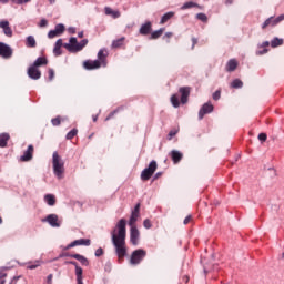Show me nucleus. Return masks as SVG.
I'll list each match as a JSON object with an SVG mask.
<instances>
[{
  "label": "nucleus",
  "mask_w": 284,
  "mask_h": 284,
  "mask_svg": "<svg viewBox=\"0 0 284 284\" xmlns=\"http://www.w3.org/2000/svg\"><path fill=\"white\" fill-rule=\"evenodd\" d=\"M190 8H200L199 3H195L193 1L185 2L182 7L181 10H190Z\"/></svg>",
  "instance_id": "nucleus-30"
},
{
  "label": "nucleus",
  "mask_w": 284,
  "mask_h": 284,
  "mask_svg": "<svg viewBox=\"0 0 284 284\" xmlns=\"http://www.w3.org/2000/svg\"><path fill=\"white\" fill-rule=\"evenodd\" d=\"M104 252L101 247H99L97 251H95V256H103Z\"/></svg>",
  "instance_id": "nucleus-54"
},
{
  "label": "nucleus",
  "mask_w": 284,
  "mask_h": 284,
  "mask_svg": "<svg viewBox=\"0 0 284 284\" xmlns=\"http://www.w3.org/2000/svg\"><path fill=\"white\" fill-rule=\"evenodd\" d=\"M212 112H214V105L212 104V102L204 103L199 111L200 121L203 120L205 114H212Z\"/></svg>",
  "instance_id": "nucleus-7"
},
{
  "label": "nucleus",
  "mask_w": 284,
  "mask_h": 284,
  "mask_svg": "<svg viewBox=\"0 0 284 284\" xmlns=\"http://www.w3.org/2000/svg\"><path fill=\"white\" fill-rule=\"evenodd\" d=\"M52 163H53V174H55L57 178L63 179V172H65L63 160H61V156L58 152H53L52 155Z\"/></svg>",
  "instance_id": "nucleus-2"
},
{
  "label": "nucleus",
  "mask_w": 284,
  "mask_h": 284,
  "mask_svg": "<svg viewBox=\"0 0 284 284\" xmlns=\"http://www.w3.org/2000/svg\"><path fill=\"white\" fill-rule=\"evenodd\" d=\"M49 39H54V37H59V33L54 30L49 31L48 33Z\"/></svg>",
  "instance_id": "nucleus-47"
},
{
  "label": "nucleus",
  "mask_w": 284,
  "mask_h": 284,
  "mask_svg": "<svg viewBox=\"0 0 284 284\" xmlns=\"http://www.w3.org/2000/svg\"><path fill=\"white\" fill-rule=\"evenodd\" d=\"M239 68V61L236 59H231L227 61L225 70L226 72H234Z\"/></svg>",
  "instance_id": "nucleus-19"
},
{
  "label": "nucleus",
  "mask_w": 284,
  "mask_h": 284,
  "mask_svg": "<svg viewBox=\"0 0 284 284\" xmlns=\"http://www.w3.org/2000/svg\"><path fill=\"white\" fill-rule=\"evenodd\" d=\"M132 212L135 213V214H140V212H141V203H138Z\"/></svg>",
  "instance_id": "nucleus-50"
},
{
  "label": "nucleus",
  "mask_w": 284,
  "mask_h": 284,
  "mask_svg": "<svg viewBox=\"0 0 284 284\" xmlns=\"http://www.w3.org/2000/svg\"><path fill=\"white\" fill-rule=\"evenodd\" d=\"M8 144L6 143H0V148H6Z\"/></svg>",
  "instance_id": "nucleus-63"
},
{
  "label": "nucleus",
  "mask_w": 284,
  "mask_h": 284,
  "mask_svg": "<svg viewBox=\"0 0 284 284\" xmlns=\"http://www.w3.org/2000/svg\"><path fill=\"white\" fill-rule=\"evenodd\" d=\"M163 32H165V28H161V29H159L156 31H153L151 33L150 39H160V37H163Z\"/></svg>",
  "instance_id": "nucleus-28"
},
{
  "label": "nucleus",
  "mask_w": 284,
  "mask_h": 284,
  "mask_svg": "<svg viewBox=\"0 0 284 284\" xmlns=\"http://www.w3.org/2000/svg\"><path fill=\"white\" fill-rule=\"evenodd\" d=\"M99 116L98 115H93V122L97 123Z\"/></svg>",
  "instance_id": "nucleus-62"
},
{
  "label": "nucleus",
  "mask_w": 284,
  "mask_h": 284,
  "mask_svg": "<svg viewBox=\"0 0 284 284\" xmlns=\"http://www.w3.org/2000/svg\"><path fill=\"white\" fill-rule=\"evenodd\" d=\"M257 54H267V49H264L263 51H258Z\"/></svg>",
  "instance_id": "nucleus-60"
},
{
  "label": "nucleus",
  "mask_w": 284,
  "mask_h": 284,
  "mask_svg": "<svg viewBox=\"0 0 284 284\" xmlns=\"http://www.w3.org/2000/svg\"><path fill=\"white\" fill-rule=\"evenodd\" d=\"M120 110H123V106H120V108H118L116 110H114L113 112H111V113L106 116L105 121H110V119H112V116H114V115L116 114V112H119Z\"/></svg>",
  "instance_id": "nucleus-44"
},
{
  "label": "nucleus",
  "mask_w": 284,
  "mask_h": 284,
  "mask_svg": "<svg viewBox=\"0 0 284 284\" xmlns=\"http://www.w3.org/2000/svg\"><path fill=\"white\" fill-rule=\"evenodd\" d=\"M174 14H176L174 11H169L166 13H164L161 18V26L168 23V21H170V19L174 18Z\"/></svg>",
  "instance_id": "nucleus-24"
},
{
  "label": "nucleus",
  "mask_w": 284,
  "mask_h": 284,
  "mask_svg": "<svg viewBox=\"0 0 284 284\" xmlns=\"http://www.w3.org/2000/svg\"><path fill=\"white\" fill-rule=\"evenodd\" d=\"M108 50L105 49H101L99 52H98V60L95 61H99L100 65L102 68H106L108 67Z\"/></svg>",
  "instance_id": "nucleus-9"
},
{
  "label": "nucleus",
  "mask_w": 284,
  "mask_h": 284,
  "mask_svg": "<svg viewBox=\"0 0 284 284\" xmlns=\"http://www.w3.org/2000/svg\"><path fill=\"white\" fill-rule=\"evenodd\" d=\"M231 88H234V89L243 88V81L239 79L233 80L231 83Z\"/></svg>",
  "instance_id": "nucleus-36"
},
{
  "label": "nucleus",
  "mask_w": 284,
  "mask_h": 284,
  "mask_svg": "<svg viewBox=\"0 0 284 284\" xmlns=\"http://www.w3.org/2000/svg\"><path fill=\"white\" fill-rule=\"evenodd\" d=\"M281 21H284V13L278 16L277 18L270 17L262 24V30H267V28H274V27L278 26V23H281Z\"/></svg>",
  "instance_id": "nucleus-6"
},
{
  "label": "nucleus",
  "mask_w": 284,
  "mask_h": 284,
  "mask_svg": "<svg viewBox=\"0 0 284 284\" xmlns=\"http://www.w3.org/2000/svg\"><path fill=\"white\" fill-rule=\"evenodd\" d=\"M27 48H37V40L34 39V37L29 36L27 38V43H26Z\"/></svg>",
  "instance_id": "nucleus-29"
},
{
  "label": "nucleus",
  "mask_w": 284,
  "mask_h": 284,
  "mask_svg": "<svg viewBox=\"0 0 284 284\" xmlns=\"http://www.w3.org/2000/svg\"><path fill=\"white\" fill-rule=\"evenodd\" d=\"M262 48H270V41H265L262 43Z\"/></svg>",
  "instance_id": "nucleus-58"
},
{
  "label": "nucleus",
  "mask_w": 284,
  "mask_h": 284,
  "mask_svg": "<svg viewBox=\"0 0 284 284\" xmlns=\"http://www.w3.org/2000/svg\"><path fill=\"white\" fill-rule=\"evenodd\" d=\"M258 141H261L262 143H265V141H267V134L266 133H260L258 134Z\"/></svg>",
  "instance_id": "nucleus-45"
},
{
  "label": "nucleus",
  "mask_w": 284,
  "mask_h": 284,
  "mask_svg": "<svg viewBox=\"0 0 284 284\" xmlns=\"http://www.w3.org/2000/svg\"><path fill=\"white\" fill-rule=\"evenodd\" d=\"M176 134H179V129L171 130L168 134L169 141L172 140L173 136H176Z\"/></svg>",
  "instance_id": "nucleus-41"
},
{
  "label": "nucleus",
  "mask_w": 284,
  "mask_h": 284,
  "mask_svg": "<svg viewBox=\"0 0 284 284\" xmlns=\"http://www.w3.org/2000/svg\"><path fill=\"white\" fill-rule=\"evenodd\" d=\"M79 245L90 246L91 245V241H90V239L74 240L69 245H67L64 250H72V247H77Z\"/></svg>",
  "instance_id": "nucleus-11"
},
{
  "label": "nucleus",
  "mask_w": 284,
  "mask_h": 284,
  "mask_svg": "<svg viewBox=\"0 0 284 284\" xmlns=\"http://www.w3.org/2000/svg\"><path fill=\"white\" fill-rule=\"evenodd\" d=\"M77 284H83V268H77Z\"/></svg>",
  "instance_id": "nucleus-31"
},
{
  "label": "nucleus",
  "mask_w": 284,
  "mask_h": 284,
  "mask_svg": "<svg viewBox=\"0 0 284 284\" xmlns=\"http://www.w3.org/2000/svg\"><path fill=\"white\" fill-rule=\"evenodd\" d=\"M79 134V129H72L69 133H67V141H72L74 136Z\"/></svg>",
  "instance_id": "nucleus-32"
},
{
  "label": "nucleus",
  "mask_w": 284,
  "mask_h": 284,
  "mask_svg": "<svg viewBox=\"0 0 284 284\" xmlns=\"http://www.w3.org/2000/svg\"><path fill=\"white\" fill-rule=\"evenodd\" d=\"M221 99V90H217L213 93V100L219 101Z\"/></svg>",
  "instance_id": "nucleus-48"
},
{
  "label": "nucleus",
  "mask_w": 284,
  "mask_h": 284,
  "mask_svg": "<svg viewBox=\"0 0 284 284\" xmlns=\"http://www.w3.org/2000/svg\"><path fill=\"white\" fill-rule=\"evenodd\" d=\"M52 278H53V275L49 274L47 277V284H52Z\"/></svg>",
  "instance_id": "nucleus-55"
},
{
  "label": "nucleus",
  "mask_w": 284,
  "mask_h": 284,
  "mask_svg": "<svg viewBox=\"0 0 284 284\" xmlns=\"http://www.w3.org/2000/svg\"><path fill=\"white\" fill-rule=\"evenodd\" d=\"M79 39H83V31L78 33Z\"/></svg>",
  "instance_id": "nucleus-61"
},
{
  "label": "nucleus",
  "mask_w": 284,
  "mask_h": 284,
  "mask_svg": "<svg viewBox=\"0 0 284 284\" xmlns=\"http://www.w3.org/2000/svg\"><path fill=\"white\" fill-rule=\"evenodd\" d=\"M69 256L71 258H75V261H79V263H81V265H84L85 267H88V265H90V261H88L87 257L81 254H71Z\"/></svg>",
  "instance_id": "nucleus-20"
},
{
  "label": "nucleus",
  "mask_w": 284,
  "mask_h": 284,
  "mask_svg": "<svg viewBox=\"0 0 284 284\" xmlns=\"http://www.w3.org/2000/svg\"><path fill=\"white\" fill-rule=\"evenodd\" d=\"M190 223H192V215L186 216V217L184 219V221H183V224H184V225H187V224H190Z\"/></svg>",
  "instance_id": "nucleus-51"
},
{
  "label": "nucleus",
  "mask_w": 284,
  "mask_h": 284,
  "mask_svg": "<svg viewBox=\"0 0 284 284\" xmlns=\"http://www.w3.org/2000/svg\"><path fill=\"white\" fill-rule=\"evenodd\" d=\"M70 263V265H74L75 266V276H77V268L78 267H81V266H79V263H77V262H74V261H71V262H69Z\"/></svg>",
  "instance_id": "nucleus-56"
},
{
  "label": "nucleus",
  "mask_w": 284,
  "mask_h": 284,
  "mask_svg": "<svg viewBox=\"0 0 284 284\" xmlns=\"http://www.w3.org/2000/svg\"><path fill=\"white\" fill-rule=\"evenodd\" d=\"M33 154H34V146L30 144L28 149L24 151L23 155H21L20 160L23 162L32 161Z\"/></svg>",
  "instance_id": "nucleus-16"
},
{
  "label": "nucleus",
  "mask_w": 284,
  "mask_h": 284,
  "mask_svg": "<svg viewBox=\"0 0 284 284\" xmlns=\"http://www.w3.org/2000/svg\"><path fill=\"white\" fill-rule=\"evenodd\" d=\"M39 265H41V262L37 261L34 264H29L28 270H37V267H39Z\"/></svg>",
  "instance_id": "nucleus-46"
},
{
  "label": "nucleus",
  "mask_w": 284,
  "mask_h": 284,
  "mask_svg": "<svg viewBox=\"0 0 284 284\" xmlns=\"http://www.w3.org/2000/svg\"><path fill=\"white\" fill-rule=\"evenodd\" d=\"M284 43V40L281 39V38H274L272 41H271V47L272 48H278V45H283Z\"/></svg>",
  "instance_id": "nucleus-33"
},
{
  "label": "nucleus",
  "mask_w": 284,
  "mask_h": 284,
  "mask_svg": "<svg viewBox=\"0 0 284 284\" xmlns=\"http://www.w3.org/2000/svg\"><path fill=\"white\" fill-rule=\"evenodd\" d=\"M139 236H141L139 229H136V226H131L130 241L132 245H139Z\"/></svg>",
  "instance_id": "nucleus-15"
},
{
  "label": "nucleus",
  "mask_w": 284,
  "mask_h": 284,
  "mask_svg": "<svg viewBox=\"0 0 284 284\" xmlns=\"http://www.w3.org/2000/svg\"><path fill=\"white\" fill-rule=\"evenodd\" d=\"M0 28L3 29L6 37H12V28H10V22H8V20L0 21Z\"/></svg>",
  "instance_id": "nucleus-18"
},
{
  "label": "nucleus",
  "mask_w": 284,
  "mask_h": 284,
  "mask_svg": "<svg viewBox=\"0 0 284 284\" xmlns=\"http://www.w3.org/2000/svg\"><path fill=\"white\" fill-rule=\"evenodd\" d=\"M69 32H70L71 34H77V29H74V28H69Z\"/></svg>",
  "instance_id": "nucleus-59"
},
{
  "label": "nucleus",
  "mask_w": 284,
  "mask_h": 284,
  "mask_svg": "<svg viewBox=\"0 0 284 284\" xmlns=\"http://www.w3.org/2000/svg\"><path fill=\"white\" fill-rule=\"evenodd\" d=\"M192 50H194V47L196 45V43H199V40L196 38H192Z\"/></svg>",
  "instance_id": "nucleus-57"
},
{
  "label": "nucleus",
  "mask_w": 284,
  "mask_h": 284,
  "mask_svg": "<svg viewBox=\"0 0 284 284\" xmlns=\"http://www.w3.org/2000/svg\"><path fill=\"white\" fill-rule=\"evenodd\" d=\"M145 256H148V252L143 248L133 251L130 260L131 265H139V263L145 258Z\"/></svg>",
  "instance_id": "nucleus-5"
},
{
  "label": "nucleus",
  "mask_w": 284,
  "mask_h": 284,
  "mask_svg": "<svg viewBox=\"0 0 284 284\" xmlns=\"http://www.w3.org/2000/svg\"><path fill=\"white\" fill-rule=\"evenodd\" d=\"M40 28H45L48 27V21L45 19H41L40 23H39Z\"/></svg>",
  "instance_id": "nucleus-53"
},
{
  "label": "nucleus",
  "mask_w": 284,
  "mask_h": 284,
  "mask_svg": "<svg viewBox=\"0 0 284 284\" xmlns=\"http://www.w3.org/2000/svg\"><path fill=\"white\" fill-rule=\"evenodd\" d=\"M0 57H2V59H10L12 57V48L3 42H0Z\"/></svg>",
  "instance_id": "nucleus-8"
},
{
  "label": "nucleus",
  "mask_w": 284,
  "mask_h": 284,
  "mask_svg": "<svg viewBox=\"0 0 284 284\" xmlns=\"http://www.w3.org/2000/svg\"><path fill=\"white\" fill-rule=\"evenodd\" d=\"M143 225H144V227H145L146 230H150V227H152V222L146 219V220H144Z\"/></svg>",
  "instance_id": "nucleus-49"
},
{
  "label": "nucleus",
  "mask_w": 284,
  "mask_h": 284,
  "mask_svg": "<svg viewBox=\"0 0 284 284\" xmlns=\"http://www.w3.org/2000/svg\"><path fill=\"white\" fill-rule=\"evenodd\" d=\"M62 121H65V119L61 118V115H58L57 118H53V119L51 120V123H52V125H53L54 128H57V126L61 125V122H62Z\"/></svg>",
  "instance_id": "nucleus-34"
},
{
  "label": "nucleus",
  "mask_w": 284,
  "mask_h": 284,
  "mask_svg": "<svg viewBox=\"0 0 284 284\" xmlns=\"http://www.w3.org/2000/svg\"><path fill=\"white\" fill-rule=\"evenodd\" d=\"M44 201H45V203H48V205H50V206L57 204V197H54V195H52V194H47V195L44 196Z\"/></svg>",
  "instance_id": "nucleus-26"
},
{
  "label": "nucleus",
  "mask_w": 284,
  "mask_h": 284,
  "mask_svg": "<svg viewBox=\"0 0 284 284\" xmlns=\"http://www.w3.org/2000/svg\"><path fill=\"white\" fill-rule=\"evenodd\" d=\"M180 94H181V103L183 105H185V103H187L189 99H190V92H192V88L190 87H182L179 90Z\"/></svg>",
  "instance_id": "nucleus-10"
},
{
  "label": "nucleus",
  "mask_w": 284,
  "mask_h": 284,
  "mask_svg": "<svg viewBox=\"0 0 284 284\" xmlns=\"http://www.w3.org/2000/svg\"><path fill=\"white\" fill-rule=\"evenodd\" d=\"M10 141V134L9 133H1L0 134V143H8Z\"/></svg>",
  "instance_id": "nucleus-38"
},
{
  "label": "nucleus",
  "mask_w": 284,
  "mask_h": 284,
  "mask_svg": "<svg viewBox=\"0 0 284 284\" xmlns=\"http://www.w3.org/2000/svg\"><path fill=\"white\" fill-rule=\"evenodd\" d=\"M139 216H140V213H134V212L131 213V217L129 221V225L131 227H135L134 225L136 224V221H139Z\"/></svg>",
  "instance_id": "nucleus-27"
},
{
  "label": "nucleus",
  "mask_w": 284,
  "mask_h": 284,
  "mask_svg": "<svg viewBox=\"0 0 284 284\" xmlns=\"http://www.w3.org/2000/svg\"><path fill=\"white\" fill-rule=\"evenodd\" d=\"M172 37H174V33H173V32H166V33L163 36V39H164V41H166V43H170V39H172Z\"/></svg>",
  "instance_id": "nucleus-42"
},
{
  "label": "nucleus",
  "mask_w": 284,
  "mask_h": 284,
  "mask_svg": "<svg viewBox=\"0 0 284 284\" xmlns=\"http://www.w3.org/2000/svg\"><path fill=\"white\" fill-rule=\"evenodd\" d=\"M156 161H151L149 166L142 171L141 179L143 181H150V179H152V175L156 172Z\"/></svg>",
  "instance_id": "nucleus-4"
},
{
  "label": "nucleus",
  "mask_w": 284,
  "mask_h": 284,
  "mask_svg": "<svg viewBox=\"0 0 284 284\" xmlns=\"http://www.w3.org/2000/svg\"><path fill=\"white\" fill-rule=\"evenodd\" d=\"M84 70H99L101 68V62L97 60H87L83 62Z\"/></svg>",
  "instance_id": "nucleus-14"
},
{
  "label": "nucleus",
  "mask_w": 284,
  "mask_h": 284,
  "mask_svg": "<svg viewBox=\"0 0 284 284\" xmlns=\"http://www.w3.org/2000/svg\"><path fill=\"white\" fill-rule=\"evenodd\" d=\"M63 47V40L59 39L55 42L54 49H53V54H55V57H61V48Z\"/></svg>",
  "instance_id": "nucleus-23"
},
{
  "label": "nucleus",
  "mask_w": 284,
  "mask_h": 284,
  "mask_svg": "<svg viewBox=\"0 0 284 284\" xmlns=\"http://www.w3.org/2000/svg\"><path fill=\"white\" fill-rule=\"evenodd\" d=\"M54 79V69H49V81Z\"/></svg>",
  "instance_id": "nucleus-52"
},
{
  "label": "nucleus",
  "mask_w": 284,
  "mask_h": 284,
  "mask_svg": "<svg viewBox=\"0 0 284 284\" xmlns=\"http://www.w3.org/2000/svg\"><path fill=\"white\" fill-rule=\"evenodd\" d=\"M171 103H172L173 108H179L181 105V102L179 101V95L173 94L171 97Z\"/></svg>",
  "instance_id": "nucleus-35"
},
{
  "label": "nucleus",
  "mask_w": 284,
  "mask_h": 284,
  "mask_svg": "<svg viewBox=\"0 0 284 284\" xmlns=\"http://www.w3.org/2000/svg\"><path fill=\"white\" fill-rule=\"evenodd\" d=\"M88 45V39H83L81 42L77 38L72 37L69 40V43L64 44L65 50L69 52H81Z\"/></svg>",
  "instance_id": "nucleus-3"
},
{
  "label": "nucleus",
  "mask_w": 284,
  "mask_h": 284,
  "mask_svg": "<svg viewBox=\"0 0 284 284\" xmlns=\"http://www.w3.org/2000/svg\"><path fill=\"white\" fill-rule=\"evenodd\" d=\"M171 158H172L173 163H181V160L183 159V153H181L179 151H172Z\"/></svg>",
  "instance_id": "nucleus-25"
},
{
  "label": "nucleus",
  "mask_w": 284,
  "mask_h": 284,
  "mask_svg": "<svg viewBox=\"0 0 284 284\" xmlns=\"http://www.w3.org/2000/svg\"><path fill=\"white\" fill-rule=\"evenodd\" d=\"M0 3H8V0H0Z\"/></svg>",
  "instance_id": "nucleus-64"
},
{
  "label": "nucleus",
  "mask_w": 284,
  "mask_h": 284,
  "mask_svg": "<svg viewBox=\"0 0 284 284\" xmlns=\"http://www.w3.org/2000/svg\"><path fill=\"white\" fill-rule=\"evenodd\" d=\"M125 225H126L125 219H121L116 224V229H114L111 233L112 243L115 247V254L119 261H123V258L128 256V246L125 245V236H126Z\"/></svg>",
  "instance_id": "nucleus-1"
},
{
  "label": "nucleus",
  "mask_w": 284,
  "mask_h": 284,
  "mask_svg": "<svg viewBox=\"0 0 284 284\" xmlns=\"http://www.w3.org/2000/svg\"><path fill=\"white\" fill-rule=\"evenodd\" d=\"M104 13L106 14V17H112L113 19H119V17H121L120 11H114L110 7L104 8Z\"/></svg>",
  "instance_id": "nucleus-21"
},
{
  "label": "nucleus",
  "mask_w": 284,
  "mask_h": 284,
  "mask_svg": "<svg viewBox=\"0 0 284 284\" xmlns=\"http://www.w3.org/2000/svg\"><path fill=\"white\" fill-rule=\"evenodd\" d=\"M27 74L29 79H32L33 81H39V79H41V71L34 67H29Z\"/></svg>",
  "instance_id": "nucleus-13"
},
{
  "label": "nucleus",
  "mask_w": 284,
  "mask_h": 284,
  "mask_svg": "<svg viewBox=\"0 0 284 284\" xmlns=\"http://www.w3.org/2000/svg\"><path fill=\"white\" fill-rule=\"evenodd\" d=\"M48 63V59L44 58V57H40L38 58L33 64L31 65V68H36V69H39L41 68V65H45Z\"/></svg>",
  "instance_id": "nucleus-22"
},
{
  "label": "nucleus",
  "mask_w": 284,
  "mask_h": 284,
  "mask_svg": "<svg viewBox=\"0 0 284 284\" xmlns=\"http://www.w3.org/2000/svg\"><path fill=\"white\" fill-rule=\"evenodd\" d=\"M123 41H125V38H120L118 40H114L112 42V48H121V45H123Z\"/></svg>",
  "instance_id": "nucleus-37"
},
{
  "label": "nucleus",
  "mask_w": 284,
  "mask_h": 284,
  "mask_svg": "<svg viewBox=\"0 0 284 284\" xmlns=\"http://www.w3.org/2000/svg\"><path fill=\"white\" fill-rule=\"evenodd\" d=\"M152 32V22L146 21L144 24L141 26L139 33L142 34V37H148Z\"/></svg>",
  "instance_id": "nucleus-17"
},
{
  "label": "nucleus",
  "mask_w": 284,
  "mask_h": 284,
  "mask_svg": "<svg viewBox=\"0 0 284 284\" xmlns=\"http://www.w3.org/2000/svg\"><path fill=\"white\" fill-rule=\"evenodd\" d=\"M54 30L57 31V33L60 36V34H63L65 32V26L63 24H57Z\"/></svg>",
  "instance_id": "nucleus-39"
},
{
  "label": "nucleus",
  "mask_w": 284,
  "mask_h": 284,
  "mask_svg": "<svg viewBox=\"0 0 284 284\" xmlns=\"http://www.w3.org/2000/svg\"><path fill=\"white\" fill-rule=\"evenodd\" d=\"M196 19H199V21H202L203 23H207V16L205 13H197Z\"/></svg>",
  "instance_id": "nucleus-40"
},
{
  "label": "nucleus",
  "mask_w": 284,
  "mask_h": 284,
  "mask_svg": "<svg viewBox=\"0 0 284 284\" xmlns=\"http://www.w3.org/2000/svg\"><path fill=\"white\" fill-rule=\"evenodd\" d=\"M16 6H23V3H30L32 0H11Z\"/></svg>",
  "instance_id": "nucleus-43"
},
{
  "label": "nucleus",
  "mask_w": 284,
  "mask_h": 284,
  "mask_svg": "<svg viewBox=\"0 0 284 284\" xmlns=\"http://www.w3.org/2000/svg\"><path fill=\"white\" fill-rule=\"evenodd\" d=\"M49 223L51 227H60L61 224H59V215L57 214H49L44 220H42V223Z\"/></svg>",
  "instance_id": "nucleus-12"
}]
</instances>
